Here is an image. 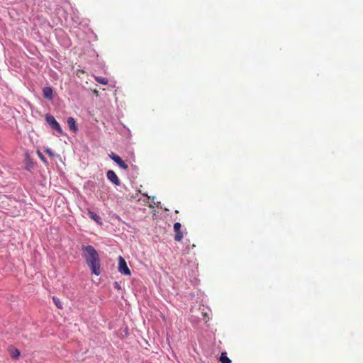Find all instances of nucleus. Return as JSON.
Here are the masks:
<instances>
[{"mask_svg":"<svg viewBox=\"0 0 363 363\" xmlns=\"http://www.w3.org/2000/svg\"><path fill=\"white\" fill-rule=\"evenodd\" d=\"M45 121L49 124L50 128L55 129L61 135L63 133L62 129L61 128L59 123L55 120L54 116H52V115H46Z\"/></svg>","mask_w":363,"mask_h":363,"instance_id":"obj_2","label":"nucleus"},{"mask_svg":"<svg viewBox=\"0 0 363 363\" xmlns=\"http://www.w3.org/2000/svg\"><path fill=\"white\" fill-rule=\"evenodd\" d=\"M107 178L115 185H120V180L113 170H108L106 173Z\"/></svg>","mask_w":363,"mask_h":363,"instance_id":"obj_6","label":"nucleus"},{"mask_svg":"<svg viewBox=\"0 0 363 363\" xmlns=\"http://www.w3.org/2000/svg\"><path fill=\"white\" fill-rule=\"evenodd\" d=\"M8 352L13 359H18L21 354L19 350L12 346L8 348Z\"/></svg>","mask_w":363,"mask_h":363,"instance_id":"obj_7","label":"nucleus"},{"mask_svg":"<svg viewBox=\"0 0 363 363\" xmlns=\"http://www.w3.org/2000/svg\"><path fill=\"white\" fill-rule=\"evenodd\" d=\"M95 80L101 84H104V85H106L108 83V80L105 78V77H95Z\"/></svg>","mask_w":363,"mask_h":363,"instance_id":"obj_12","label":"nucleus"},{"mask_svg":"<svg viewBox=\"0 0 363 363\" xmlns=\"http://www.w3.org/2000/svg\"><path fill=\"white\" fill-rule=\"evenodd\" d=\"M43 96L49 100H51L53 96V91L52 89L50 86L45 87L43 90Z\"/></svg>","mask_w":363,"mask_h":363,"instance_id":"obj_9","label":"nucleus"},{"mask_svg":"<svg viewBox=\"0 0 363 363\" xmlns=\"http://www.w3.org/2000/svg\"><path fill=\"white\" fill-rule=\"evenodd\" d=\"M45 152H46L49 156H50V157H54V153L52 152V151L50 149H48H48H46V150H45Z\"/></svg>","mask_w":363,"mask_h":363,"instance_id":"obj_15","label":"nucleus"},{"mask_svg":"<svg viewBox=\"0 0 363 363\" xmlns=\"http://www.w3.org/2000/svg\"><path fill=\"white\" fill-rule=\"evenodd\" d=\"M116 287L118 288V284L117 282L115 283Z\"/></svg>","mask_w":363,"mask_h":363,"instance_id":"obj_16","label":"nucleus"},{"mask_svg":"<svg viewBox=\"0 0 363 363\" xmlns=\"http://www.w3.org/2000/svg\"><path fill=\"white\" fill-rule=\"evenodd\" d=\"M221 363H231V360L227 357L226 352H222L220 357Z\"/></svg>","mask_w":363,"mask_h":363,"instance_id":"obj_11","label":"nucleus"},{"mask_svg":"<svg viewBox=\"0 0 363 363\" xmlns=\"http://www.w3.org/2000/svg\"><path fill=\"white\" fill-rule=\"evenodd\" d=\"M84 257L91 272L97 276L101 274L100 258L97 251L91 245H83Z\"/></svg>","mask_w":363,"mask_h":363,"instance_id":"obj_1","label":"nucleus"},{"mask_svg":"<svg viewBox=\"0 0 363 363\" xmlns=\"http://www.w3.org/2000/svg\"><path fill=\"white\" fill-rule=\"evenodd\" d=\"M94 94H95L96 95H98V91H94Z\"/></svg>","mask_w":363,"mask_h":363,"instance_id":"obj_17","label":"nucleus"},{"mask_svg":"<svg viewBox=\"0 0 363 363\" xmlns=\"http://www.w3.org/2000/svg\"><path fill=\"white\" fill-rule=\"evenodd\" d=\"M88 215L91 219L94 220L97 223L101 224V218L98 214H96V213L92 212L91 211H89Z\"/></svg>","mask_w":363,"mask_h":363,"instance_id":"obj_10","label":"nucleus"},{"mask_svg":"<svg viewBox=\"0 0 363 363\" xmlns=\"http://www.w3.org/2000/svg\"><path fill=\"white\" fill-rule=\"evenodd\" d=\"M118 271L122 274L130 276L131 274L130 270L128 268L125 260L120 256L118 257Z\"/></svg>","mask_w":363,"mask_h":363,"instance_id":"obj_3","label":"nucleus"},{"mask_svg":"<svg viewBox=\"0 0 363 363\" xmlns=\"http://www.w3.org/2000/svg\"><path fill=\"white\" fill-rule=\"evenodd\" d=\"M52 300H53L54 303H55V305H56V306L57 308H62L61 303H60V300L54 296L52 298Z\"/></svg>","mask_w":363,"mask_h":363,"instance_id":"obj_13","label":"nucleus"},{"mask_svg":"<svg viewBox=\"0 0 363 363\" xmlns=\"http://www.w3.org/2000/svg\"><path fill=\"white\" fill-rule=\"evenodd\" d=\"M182 225L180 223H175L174 224V230L175 232L174 240L179 242L183 238V233L181 230Z\"/></svg>","mask_w":363,"mask_h":363,"instance_id":"obj_5","label":"nucleus"},{"mask_svg":"<svg viewBox=\"0 0 363 363\" xmlns=\"http://www.w3.org/2000/svg\"><path fill=\"white\" fill-rule=\"evenodd\" d=\"M109 157L123 169H128V164L118 155L111 153Z\"/></svg>","mask_w":363,"mask_h":363,"instance_id":"obj_4","label":"nucleus"},{"mask_svg":"<svg viewBox=\"0 0 363 363\" xmlns=\"http://www.w3.org/2000/svg\"><path fill=\"white\" fill-rule=\"evenodd\" d=\"M67 125L69 128V129L73 131L74 133H76L78 130L77 126L76 125V121L74 118L69 117L67 120Z\"/></svg>","mask_w":363,"mask_h":363,"instance_id":"obj_8","label":"nucleus"},{"mask_svg":"<svg viewBox=\"0 0 363 363\" xmlns=\"http://www.w3.org/2000/svg\"><path fill=\"white\" fill-rule=\"evenodd\" d=\"M37 154H38V157H39V158H40V160H42L45 164L48 163V162H47V160H46L45 157L43 156V155L40 151H38Z\"/></svg>","mask_w":363,"mask_h":363,"instance_id":"obj_14","label":"nucleus"}]
</instances>
